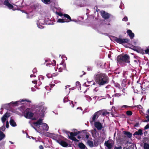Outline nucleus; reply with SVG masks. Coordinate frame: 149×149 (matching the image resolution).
<instances>
[{
    "instance_id": "nucleus-8",
    "label": "nucleus",
    "mask_w": 149,
    "mask_h": 149,
    "mask_svg": "<svg viewBox=\"0 0 149 149\" xmlns=\"http://www.w3.org/2000/svg\"><path fill=\"white\" fill-rule=\"evenodd\" d=\"M10 116V113L6 112L4 114L1 118V120L2 122L4 123L6 120L7 118H8Z\"/></svg>"
},
{
    "instance_id": "nucleus-45",
    "label": "nucleus",
    "mask_w": 149,
    "mask_h": 149,
    "mask_svg": "<svg viewBox=\"0 0 149 149\" xmlns=\"http://www.w3.org/2000/svg\"><path fill=\"white\" fill-rule=\"evenodd\" d=\"M31 137L33 139H35V140H36V138H34L32 136H31Z\"/></svg>"
},
{
    "instance_id": "nucleus-13",
    "label": "nucleus",
    "mask_w": 149,
    "mask_h": 149,
    "mask_svg": "<svg viewBox=\"0 0 149 149\" xmlns=\"http://www.w3.org/2000/svg\"><path fill=\"white\" fill-rule=\"evenodd\" d=\"M4 5L7 6L8 8L10 9H13L14 8V6L9 2L3 4Z\"/></svg>"
},
{
    "instance_id": "nucleus-12",
    "label": "nucleus",
    "mask_w": 149,
    "mask_h": 149,
    "mask_svg": "<svg viewBox=\"0 0 149 149\" xmlns=\"http://www.w3.org/2000/svg\"><path fill=\"white\" fill-rule=\"evenodd\" d=\"M143 132L141 129H139L138 131L135 132L133 134L134 136L136 135L141 136L143 135Z\"/></svg>"
},
{
    "instance_id": "nucleus-40",
    "label": "nucleus",
    "mask_w": 149,
    "mask_h": 149,
    "mask_svg": "<svg viewBox=\"0 0 149 149\" xmlns=\"http://www.w3.org/2000/svg\"><path fill=\"white\" fill-rule=\"evenodd\" d=\"M10 0H5L3 2V4H5V3H8L9 2V1Z\"/></svg>"
},
{
    "instance_id": "nucleus-30",
    "label": "nucleus",
    "mask_w": 149,
    "mask_h": 149,
    "mask_svg": "<svg viewBox=\"0 0 149 149\" xmlns=\"http://www.w3.org/2000/svg\"><path fill=\"white\" fill-rule=\"evenodd\" d=\"M51 0H42V2L45 4H48L50 3Z\"/></svg>"
},
{
    "instance_id": "nucleus-34",
    "label": "nucleus",
    "mask_w": 149,
    "mask_h": 149,
    "mask_svg": "<svg viewBox=\"0 0 149 149\" xmlns=\"http://www.w3.org/2000/svg\"><path fill=\"white\" fill-rule=\"evenodd\" d=\"M145 54H148L149 52V49H147L146 50L144 51Z\"/></svg>"
},
{
    "instance_id": "nucleus-7",
    "label": "nucleus",
    "mask_w": 149,
    "mask_h": 149,
    "mask_svg": "<svg viewBox=\"0 0 149 149\" xmlns=\"http://www.w3.org/2000/svg\"><path fill=\"white\" fill-rule=\"evenodd\" d=\"M115 40L119 43H127L129 41V40L127 39H121L116 38H115Z\"/></svg>"
},
{
    "instance_id": "nucleus-43",
    "label": "nucleus",
    "mask_w": 149,
    "mask_h": 149,
    "mask_svg": "<svg viewBox=\"0 0 149 149\" xmlns=\"http://www.w3.org/2000/svg\"><path fill=\"white\" fill-rule=\"evenodd\" d=\"M33 72H34V73H35L36 72V68H34L33 70Z\"/></svg>"
},
{
    "instance_id": "nucleus-14",
    "label": "nucleus",
    "mask_w": 149,
    "mask_h": 149,
    "mask_svg": "<svg viewBox=\"0 0 149 149\" xmlns=\"http://www.w3.org/2000/svg\"><path fill=\"white\" fill-rule=\"evenodd\" d=\"M102 17L105 19L108 18L109 17V15L104 11H102L101 12Z\"/></svg>"
},
{
    "instance_id": "nucleus-23",
    "label": "nucleus",
    "mask_w": 149,
    "mask_h": 149,
    "mask_svg": "<svg viewBox=\"0 0 149 149\" xmlns=\"http://www.w3.org/2000/svg\"><path fill=\"white\" fill-rule=\"evenodd\" d=\"M63 16L69 19V20H65V21H69V22L72 21L70 17L68 15L65 14L63 15Z\"/></svg>"
},
{
    "instance_id": "nucleus-9",
    "label": "nucleus",
    "mask_w": 149,
    "mask_h": 149,
    "mask_svg": "<svg viewBox=\"0 0 149 149\" xmlns=\"http://www.w3.org/2000/svg\"><path fill=\"white\" fill-rule=\"evenodd\" d=\"M27 109H26V111L24 114V116L27 118L30 119L33 116L34 114L31 112L27 111Z\"/></svg>"
},
{
    "instance_id": "nucleus-42",
    "label": "nucleus",
    "mask_w": 149,
    "mask_h": 149,
    "mask_svg": "<svg viewBox=\"0 0 149 149\" xmlns=\"http://www.w3.org/2000/svg\"><path fill=\"white\" fill-rule=\"evenodd\" d=\"M39 148L40 149H43V147L42 145H40L39 146Z\"/></svg>"
},
{
    "instance_id": "nucleus-1",
    "label": "nucleus",
    "mask_w": 149,
    "mask_h": 149,
    "mask_svg": "<svg viewBox=\"0 0 149 149\" xmlns=\"http://www.w3.org/2000/svg\"><path fill=\"white\" fill-rule=\"evenodd\" d=\"M42 120L41 119L38 120V132H42L44 130L47 131L49 128L46 124L42 123Z\"/></svg>"
},
{
    "instance_id": "nucleus-50",
    "label": "nucleus",
    "mask_w": 149,
    "mask_h": 149,
    "mask_svg": "<svg viewBox=\"0 0 149 149\" xmlns=\"http://www.w3.org/2000/svg\"><path fill=\"white\" fill-rule=\"evenodd\" d=\"M147 112L148 114H149V109L147 110Z\"/></svg>"
},
{
    "instance_id": "nucleus-16",
    "label": "nucleus",
    "mask_w": 149,
    "mask_h": 149,
    "mask_svg": "<svg viewBox=\"0 0 149 149\" xmlns=\"http://www.w3.org/2000/svg\"><path fill=\"white\" fill-rule=\"evenodd\" d=\"M10 125L13 127H15L17 125L16 123L14 120L11 119L10 120Z\"/></svg>"
},
{
    "instance_id": "nucleus-10",
    "label": "nucleus",
    "mask_w": 149,
    "mask_h": 149,
    "mask_svg": "<svg viewBox=\"0 0 149 149\" xmlns=\"http://www.w3.org/2000/svg\"><path fill=\"white\" fill-rule=\"evenodd\" d=\"M135 51H136L138 53L143 54H145L144 51L140 47H135L133 49Z\"/></svg>"
},
{
    "instance_id": "nucleus-36",
    "label": "nucleus",
    "mask_w": 149,
    "mask_h": 149,
    "mask_svg": "<svg viewBox=\"0 0 149 149\" xmlns=\"http://www.w3.org/2000/svg\"><path fill=\"white\" fill-rule=\"evenodd\" d=\"M149 128V124H148L147 125L144 127L145 130H147Z\"/></svg>"
},
{
    "instance_id": "nucleus-54",
    "label": "nucleus",
    "mask_w": 149,
    "mask_h": 149,
    "mask_svg": "<svg viewBox=\"0 0 149 149\" xmlns=\"http://www.w3.org/2000/svg\"><path fill=\"white\" fill-rule=\"evenodd\" d=\"M95 83H93V85H95Z\"/></svg>"
},
{
    "instance_id": "nucleus-5",
    "label": "nucleus",
    "mask_w": 149,
    "mask_h": 149,
    "mask_svg": "<svg viewBox=\"0 0 149 149\" xmlns=\"http://www.w3.org/2000/svg\"><path fill=\"white\" fill-rule=\"evenodd\" d=\"M114 144V142L112 140H109L106 141L104 143L105 146L107 147V149H111L113 146Z\"/></svg>"
},
{
    "instance_id": "nucleus-22",
    "label": "nucleus",
    "mask_w": 149,
    "mask_h": 149,
    "mask_svg": "<svg viewBox=\"0 0 149 149\" xmlns=\"http://www.w3.org/2000/svg\"><path fill=\"white\" fill-rule=\"evenodd\" d=\"M37 14V12L36 11H34L33 10L29 14V15H30L31 16H30V17H32L34 15H35V16H36V15Z\"/></svg>"
},
{
    "instance_id": "nucleus-4",
    "label": "nucleus",
    "mask_w": 149,
    "mask_h": 149,
    "mask_svg": "<svg viewBox=\"0 0 149 149\" xmlns=\"http://www.w3.org/2000/svg\"><path fill=\"white\" fill-rule=\"evenodd\" d=\"M78 133V132H74V133L68 132V134L70 139L76 142H78V140H77L74 136H77Z\"/></svg>"
},
{
    "instance_id": "nucleus-15",
    "label": "nucleus",
    "mask_w": 149,
    "mask_h": 149,
    "mask_svg": "<svg viewBox=\"0 0 149 149\" xmlns=\"http://www.w3.org/2000/svg\"><path fill=\"white\" fill-rule=\"evenodd\" d=\"M127 33L128 34L131 39H132L134 36V34L132 32V31L130 30H128L127 31Z\"/></svg>"
},
{
    "instance_id": "nucleus-29",
    "label": "nucleus",
    "mask_w": 149,
    "mask_h": 149,
    "mask_svg": "<svg viewBox=\"0 0 149 149\" xmlns=\"http://www.w3.org/2000/svg\"><path fill=\"white\" fill-rule=\"evenodd\" d=\"M144 149H149V145L147 143H144Z\"/></svg>"
},
{
    "instance_id": "nucleus-37",
    "label": "nucleus",
    "mask_w": 149,
    "mask_h": 149,
    "mask_svg": "<svg viewBox=\"0 0 149 149\" xmlns=\"http://www.w3.org/2000/svg\"><path fill=\"white\" fill-rule=\"evenodd\" d=\"M123 21H126L127 20V18L126 17H125L123 19Z\"/></svg>"
},
{
    "instance_id": "nucleus-56",
    "label": "nucleus",
    "mask_w": 149,
    "mask_h": 149,
    "mask_svg": "<svg viewBox=\"0 0 149 149\" xmlns=\"http://www.w3.org/2000/svg\"><path fill=\"white\" fill-rule=\"evenodd\" d=\"M134 45H136V42H134Z\"/></svg>"
},
{
    "instance_id": "nucleus-26",
    "label": "nucleus",
    "mask_w": 149,
    "mask_h": 149,
    "mask_svg": "<svg viewBox=\"0 0 149 149\" xmlns=\"http://www.w3.org/2000/svg\"><path fill=\"white\" fill-rule=\"evenodd\" d=\"M79 146L81 148L84 149L85 148V145L82 143H79Z\"/></svg>"
},
{
    "instance_id": "nucleus-11",
    "label": "nucleus",
    "mask_w": 149,
    "mask_h": 149,
    "mask_svg": "<svg viewBox=\"0 0 149 149\" xmlns=\"http://www.w3.org/2000/svg\"><path fill=\"white\" fill-rule=\"evenodd\" d=\"M95 127L98 130H101L102 127L101 124L100 123L97 122H95Z\"/></svg>"
},
{
    "instance_id": "nucleus-27",
    "label": "nucleus",
    "mask_w": 149,
    "mask_h": 149,
    "mask_svg": "<svg viewBox=\"0 0 149 149\" xmlns=\"http://www.w3.org/2000/svg\"><path fill=\"white\" fill-rule=\"evenodd\" d=\"M87 144L91 147H92L93 146V142L90 141H88L87 142Z\"/></svg>"
},
{
    "instance_id": "nucleus-18",
    "label": "nucleus",
    "mask_w": 149,
    "mask_h": 149,
    "mask_svg": "<svg viewBox=\"0 0 149 149\" xmlns=\"http://www.w3.org/2000/svg\"><path fill=\"white\" fill-rule=\"evenodd\" d=\"M59 143L61 145L64 147H66L68 145V144L66 142L63 141H59Z\"/></svg>"
},
{
    "instance_id": "nucleus-31",
    "label": "nucleus",
    "mask_w": 149,
    "mask_h": 149,
    "mask_svg": "<svg viewBox=\"0 0 149 149\" xmlns=\"http://www.w3.org/2000/svg\"><path fill=\"white\" fill-rule=\"evenodd\" d=\"M0 130L3 131H4L6 130V128L4 126H3L1 127H0Z\"/></svg>"
},
{
    "instance_id": "nucleus-3",
    "label": "nucleus",
    "mask_w": 149,
    "mask_h": 149,
    "mask_svg": "<svg viewBox=\"0 0 149 149\" xmlns=\"http://www.w3.org/2000/svg\"><path fill=\"white\" fill-rule=\"evenodd\" d=\"M117 60L119 61L120 60L125 62L127 63H128L129 61V57L126 54H125L124 56H119L117 58Z\"/></svg>"
},
{
    "instance_id": "nucleus-2",
    "label": "nucleus",
    "mask_w": 149,
    "mask_h": 149,
    "mask_svg": "<svg viewBox=\"0 0 149 149\" xmlns=\"http://www.w3.org/2000/svg\"><path fill=\"white\" fill-rule=\"evenodd\" d=\"M98 83L100 85H103L108 82V78L105 74L101 75L98 80L97 81Z\"/></svg>"
},
{
    "instance_id": "nucleus-55",
    "label": "nucleus",
    "mask_w": 149,
    "mask_h": 149,
    "mask_svg": "<svg viewBox=\"0 0 149 149\" xmlns=\"http://www.w3.org/2000/svg\"><path fill=\"white\" fill-rule=\"evenodd\" d=\"M0 113L1 114H2L1 111L0 112Z\"/></svg>"
},
{
    "instance_id": "nucleus-52",
    "label": "nucleus",
    "mask_w": 149,
    "mask_h": 149,
    "mask_svg": "<svg viewBox=\"0 0 149 149\" xmlns=\"http://www.w3.org/2000/svg\"><path fill=\"white\" fill-rule=\"evenodd\" d=\"M10 143L11 144H12L13 143V142H11V141H10Z\"/></svg>"
},
{
    "instance_id": "nucleus-32",
    "label": "nucleus",
    "mask_w": 149,
    "mask_h": 149,
    "mask_svg": "<svg viewBox=\"0 0 149 149\" xmlns=\"http://www.w3.org/2000/svg\"><path fill=\"white\" fill-rule=\"evenodd\" d=\"M127 114L128 115H131L132 114V112L130 111H127Z\"/></svg>"
},
{
    "instance_id": "nucleus-28",
    "label": "nucleus",
    "mask_w": 149,
    "mask_h": 149,
    "mask_svg": "<svg viewBox=\"0 0 149 149\" xmlns=\"http://www.w3.org/2000/svg\"><path fill=\"white\" fill-rule=\"evenodd\" d=\"M37 6L36 4H33L32 3L31 4V8L33 10H36V9Z\"/></svg>"
},
{
    "instance_id": "nucleus-46",
    "label": "nucleus",
    "mask_w": 149,
    "mask_h": 149,
    "mask_svg": "<svg viewBox=\"0 0 149 149\" xmlns=\"http://www.w3.org/2000/svg\"><path fill=\"white\" fill-rule=\"evenodd\" d=\"M17 102H13V104H17Z\"/></svg>"
},
{
    "instance_id": "nucleus-51",
    "label": "nucleus",
    "mask_w": 149,
    "mask_h": 149,
    "mask_svg": "<svg viewBox=\"0 0 149 149\" xmlns=\"http://www.w3.org/2000/svg\"><path fill=\"white\" fill-rule=\"evenodd\" d=\"M105 113H102V114L104 116L105 115Z\"/></svg>"
},
{
    "instance_id": "nucleus-57",
    "label": "nucleus",
    "mask_w": 149,
    "mask_h": 149,
    "mask_svg": "<svg viewBox=\"0 0 149 149\" xmlns=\"http://www.w3.org/2000/svg\"><path fill=\"white\" fill-rule=\"evenodd\" d=\"M78 138L79 139L80 138V137H79V136H78Z\"/></svg>"
},
{
    "instance_id": "nucleus-20",
    "label": "nucleus",
    "mask_w": 149,
    "mask_h": 149,
    "mask_svg": "<svg viewBox=\"0 0 149 149\" xmlns=\"http://www.w3.org/2000/svg\"><path fill=\"white\" fill-rule=\"evenodd\" d=\"M5 136V134L1 131H0V141Z\"/></svg>"
},
{
    "instance_id": "nucleus-53",
    "label": "nucleus",
    "mask_w": 149,
    "mask_h": 149,
    "mask_svg": "<svg viewBox=\"0 0 149 149\" xmlns=\"http://www.w3.org/2000/svg\"><path fill=\"white\" fill-rule=\"evenodd\" d=\"M62 15L61 14H60L59 15H60V16H61Z\"/></svg>"
},
{
    "instance_id": "nucleus-48",
    "label": "nucleus",
    "mask_w": 149,
    "mask_h": 149,
    "mask_svg": "<svg viewBox=\"0 0 149 149\" xmlns=\"http://www.w3.org/2000/svg\"><path fill=\"white\" fill-rule=\"evenodd\" d=\"M127 107V106H126V105H123L122 106V107Z\"/></svg>"
},
{
    "instance_id": "nucleus-19",
    "label": "nucleus",
    "mask_w": 149,
    "mask_h": 149,
    "mask_svg": "<svg viewBox=\"0 0 149 149\" xmlns=\"http://www.w3.org/2000/svg\"><path fill=\"white\" fill-rule=\"evenodd\" d=\"M60 65L61 66L60 67H59V66H58V67H59L58 70H59V71L60 72H61L62 71V69H65V67L64 64H60Z\"/></svg>"
},
{
    "instance_id": "nucleus-39",
    "label": "nucleus",
    "mask_w": 149,
    "mask_h": 149,
    "mask_svg": "<svg viewBox=\"0 0 149 149\" xmlns=\"http://www.w3.org/2000/svg\"><path fill=\"white\" fill-rule=\"evenodd\" d=\"M52 63H53V64L54 65H55L56 64V61L55 60H53Z\"/></svg>"
},
{
    "instance_id": "nucleus-25",
    "label": "nucleus",
    "mask_w": 149,
    "mask_h": 149,
    "mask_svg": "<svg viewBox=\"0 0 149 149\" xmlns=\"http://www.w3.org/2000/svg\"><path fill=\"white\" fill-rule=\"evenodd\" d=\"M124 134L126 135L129 138H130L132 137V134L128 132H124Z\"/></svg>"
},
{
    "instance_id": "nucleus-35",
    "label": "nucleus",
    "mask_w": 149,
    "mask_h": 149,
    "mask_svg": "<svg viewBox=\"0 0 149 149\" xmlns=\"http://www.w3.org/2000/svg\"><path fill=\"white\" fill-rule=\"evenodd\" d=\"M146 118L148 119V120H145L144 121V122H147L149 121V115H148L146 116Z\"/></svg>"
},
{
    "instance_id": "nucleus-41",
    "label": "nucleus",
    "mask_w": 149,
    "mask_h": 149,
    "mask_svg": "<svg viewBox=\"0 0 149 149\" xmlns=\"http://www.w3.org/2000/svg\"><path fill=\"white\" fill-rule=\"evenodd\" d=\"M36 76L34 74H31L30 75V77H36Z\"/></svg>"
},
{
    "instance_id": "nucleus-6",
    "label": "nucleus",
    "mask_w": 149,
    "mask_h": 149,
    "mask_svg": "<svg viewBox=\"0 0 149 149\" xmlns=\"http://www.w3.org/2000/svg\"><path fill=\"white\" fill-rule=\"evenodd\" d=\"M39 114L42 117H43L44 116V114L45 111L46 110L47 108L44 106L39 107Z\"/></svg>"
},
{
    "instance_id": "nucleus-24",
    "label": "nucleus",
    "mask_w": 149,
    "mask_h": 149,
    "mask_svg": "<svg viewBox=\"0 0 149 149\" xmlns=\"http://www.w3.org/2000/svg\"><path fill=\"white\" fill-rule=\"evenodd\" d=\"M98 113H95L92 119L93 121H94L97 118H98Z\"/></svg>"
},
{
    "instance_id": "nucleus-33",
    "label": "nucleus",
    "mask_w": 149,
    "mask_h": 149,
    "mask_svg": "<svg viewBox=\"0 0 149 149\" xmlns=\"http://www.w3.org/2000/svg\"><path fill=\"white\" fill-rule=\"evenodd\" d=\"M9 127V122L8 121H7L6 124V127L7 128H8Z\"/></svg>"
},
{
    "instance_id": "nucleus-44",
    "label": "nucleus",
    "mask_w": 149,
    "mask_h": 149,
    "mask_svg": "<svg viewBox=\"0 0 149 149\" xmlns=\"http://www.w3.org/2000/svg\"><path fill=\"white\" fill-rule=\"evenodd\" d=\"M89 135L88 134H86V138L87 139H88L89 138Z\"/></svg>"
},
{
    "instance_id": "nucleus-47",
    "label": "nucleus",
    "mask_w": 149,
    "mask_h": 149,
    "mask_svg": "<svg viewBox=\"0 0 149 149\" xmlns=\"http://www.w3.org/2000/svg\"><path fill=\"white\" fill-rule=\"evenodd\" d=\"M32 120H36V118H32Z\"/></svg>"
},
{
    "instance_id": "nucleus-49",
    "label": "nucleus",
    "mask_w": 149,
    "mask_h": 149,
    "mask_svg": "<svg viewBox=\"0 0 149 149\" xmlns=\"http://www.w3.org/2000/svg\"><path fill=\"white\" fill-rule=\"evenodd\" d=\"M124 140H125L126 139V137L125 136H124Z\"/></svg>"
},
{
    "instance_id": "nucleus-17",
    "label": "nucleus",
    "mask_w": 149,
    "mask_h": 149,
    "mask_svg": "<svg viewBox=\"0 0 149 149\" xmlns=\"http://www.w3.org/2000/svg\"><path fill=\"white\" fill-rule=\"evenodd\" d=\"M31 126L36 130L37 131V121L35 122H33L31 124Z\"/></svg>"
},
{
    "instance_id": "nucleus-21",
    "label": "nucleus",
    "mask_w": 149,
    "mask_h": 149,
    "mask_svg": "<svg viewBox=\"0 0 149 149\" xmlns=\"http://www.w3.org/2000/svg\"><path fill=\"white\" fill-rule=\"evenodd\" d=\"M57 22L60 23L68 22L69 21H65V19H59L57 21Z\"/></svg>"
},
{
    "instance_id": "nucleus-38",
    "label": "nucleus",
    "mask_w": 149,
    "mask_h": 149,
    "mask_svg": "<svg viewBox=\"0 0 149 149\" xmlns=\"http://www.w3.org/2000/svg\"><path fill=\"white\" fill-rule=\"evenodd\" d=\"M121 147L120 146H119L118 147H116L114 149H121Z\"/></svg>"
}]
</instances>
